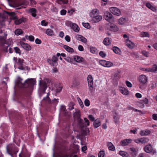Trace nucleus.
<instances>
[{
  "label": "nucleus",
  "mask_w": 157,
  "mask_h": 157,
  "mask_svg": "<svg viewBox=\"0 0 157 157\" xmlns=\"http://www.w3.org/2000/svg\"><path fill=\"white\" fill-rule=\"evenodd\" d=\"M46 33L48 35L51 36L53 34V31L51 29H48Z\"/></svg>",
  "instance_id": "nucleus-47"
},
{
  "label": "nucleus",
  "mask_w": 157,
  "mask_h": 157,
  "mask_svg": "<svg viewBox=\"0 0 157 157\" xmlns=\"http://www.w3.org/2000/svg\"><path fill=\"white\" fill-rule=\"evenodd\" d=\"M6 36H0V45L2 46L4 44H6L7 45L6 47L9 46V43L6 41Z\"/></svg>",
  "instance_id": "nucleus-15"
},
{
  "label": "nucleus",
  "mask_w": 157,
  "mask_h": 157,
  "mask_svg": "<svg viewBox=\"0 0 157 157\" xmlns=\"http://www.w3.org/2000/svg\"><path fill=\"white\" fill-rule=\"evenodd\" d=\"M144 101L143 100L141 101L140 102H138L137 103L136 105L138 107L140 108H143L144 107Z\"/></svg>",
  "instance_id": "nucleus-44"
},
{
  "label": "nucleus",
  "mask_w": 157,
  "mask_h": 157,
  "mask_svg": "<svg viewBox=\"0 0 157 157\" xmlns=\"http://www.w3.org/2000/svg\"><path fill=\"white\" fill-rule=\"evenodd\" d=\"M39 80V88L38 93L40 97H42V95L45 94V90L48 86L49 80L44 78L40 79Z\"/></svg>",
  "instance_id": "nucleus-1"
},
{
  "label": "nucleus",
  "mask_w": 157,
  "mask_h": 157,
  "mask_svg": "<svg viewBox=\"0 0 157 157\" xmlns=\"http://www.w3.org/2000/svg\"><path fill=\"white\" fill-rule=\"evenodd\" d=\"M7 99H0V106L5 108L6 105L7 103Z\"/></svg>",
  "instance_id": "nucleus-25"
},
{
  "label": "nucleus",
  "mask_w": 157,
  "mask_h": 157,
  "mask_svg": "<svg viewBox=\"0 0 157 157\" xmlns=\"http://www.w3.org/2000/svg\"><path fill=\"white\" fill-rule=\"evenodd\" d=\"M125 44L130 48H132L135 46L134 43L128 39L125 40Z\"/></svg>",
  "instance_id": "nucleus-22"
},
{
  "label": "nucleus",
  "mask_w": 157,
  "mask_h": 157,
  "mask_svg": "<svg viewBox=\"0 0 157 157\" xmlns=\"http://www.w3.org/2000/svg\"><path fill=\"white\" fill-rule=\"evenodd\" d=\"M119 154L123 157H130L128 153L125 151H120L119 152Z\"/></svg>",
  "instance_id": "nucleus-37"
},
{
  "label": "nucleus",
  "mask_w": 157,
  "mask_h": 157,
  "mask_svg": "<svg viewBox=\"0 0 157 157\" xmlns=\"http://www.w3.org/2000/svg\"><path fill=\"white\" fill-rule=\"evenodd\" d=\"M111 40L109 37H106L104 39L103 41V43L105 45H109L111 44Z\"/></svg>",
  "instance_id": "nucleus-35"
},
{
  "label": "nucleus",
  "mask_w": 157,
  "mask_h": 157,
  "mask_svg": "<svg viewBox=\"0 0 157 157\" xmlns=\"http://www.w3.org/2000/svg\"><path fill=\"white\" fill-rule=\"evenodd\" d=\"M52 60L54 62V64H55V65H57V61L58 60V59L57 57L55 56H53L52 57Z\"/></svg>",
  "instance_id": "nucleus-56"
},
{
  "label": "nucleus",
  "mask_w": 157,
  "mask_h": 157,
  "mask_svg": "<svg viewBox=\"0 0 157 157\" xmlns=\"http://www.w3.org/2000/svg\"><path fill=\"white\" fill-rule=\"evenodd\" d=\"M82 25L84 27L87 29H89L90 28V25L88 23H82Z\"/></svg>",
  "instance_id": "nucleus-52"
},
{
  "label": "nucleus",
  "mask_w": 157,
  "mask_h": 157,
  "mask_svg": "<svg viewBox=\"0 0 157 157\" xmlns=\"http://www.w3.org/2000/svg\"><path fill=\"white\" fill-rule=\"evenodd\" d=\"M74 59L75 61L79 63L82 62L83 60L82 58L77 56H74Z\"/></svg>",
  "instance_id": "nucleus-30"
},
{
  "label": "nucleus",
  "mask_w": 157,
  "mask_h": 157,
  "mask_svg": "<svg viewBox=\"0 0 157 157\" xmlns=\"http://www.w3.org/2000/svg\"><path fill=\"white\" fill-rule=\"evenodd\" d=\"M99 14V11L97 9H94L92 10L90 13V16L91 17H94V16L97 15Z\"/></svg>",
  "instance_id": "nucleus-28"
},
{
  "label": "nucleus",
  "mask_w": 157,
  "mask_h": 157,
  "mask_svg": "<svg viewBox=\"0 0 157 157\" xmlns=\"http://www.w3.org/2000/svg\"><path fill=\"white\" fill-rule=\"evenodd\" d=\"M19 157H29V153L26 149L22 150L19 154Z\"/></svg>",
  "instance_id": "nucleus-18"
},
{
  "label": "nucleus",
  "mask_w": 157,
  "mask_h": 157,
  "mask_svg": "<svg viewBox=\"0 0 157 157\" xmlns=\"http://www.w3.org/2000/svg\"><path fill=\"white\" fill-rule=\"evenodd\" d=\"M22 30L20 29H16L15 31V33L17 35H19L22 33Z\"/></svg>",
  "instance_id": "nucleus-48"
},
{
  "label": "nucleus",
  "mask_w": 157,
  "mask_h": 157,
  "mask_svg": "<svg viewBox=\"0 0 157 157\" xmlns=\"http://www.w3.org/2000/svg\"><path fill=\"white\" fill-rule=\"evenodd\" d=\"M51 99H43L41 102L42 106L49 107L52 105V104L54 105H56L58 102L59 99H53L52 101Z\"/></svg>",
  "instance_id": "nucleus-5"
},
{
  "label": "nucleus",
  "mask_w": 157,
  "mask_h": 157,
  "mask_svg": "<svg viewBox=\"0 0 157 157\" xmlns=\"http://www.w3.org/2000/svg\"><path fill=\"white\" fill-rule=\"evenodd\" d=\"M74 113L76 117L77 118V120L81 118V115L79 111L78 110L77 111L76 110L75 112Z\"/></svg>",
  "instance_id": "nucleus-46"
},
{
  "label": "nucleus",
  "mask_w": 157,
  "mask_h": 157,
  "mask_svg": "<svg viewBox=\"0 0 157 157\" xmlns=\"http://www.w3.org/2000/svg\"><path fill=\"white\" fill-rule=\"evenodd\" d=\"M110 12L113 15L117 16L121 15V12L119 9L116 7H111L109 8Z\"/></svg>",
  "instance_id": "nucleus-8"
},
{
  "label": "nucleus",
  "mask_w": 157,
  "mask_h": 157,
  "mask_svg": "<svg viewBox=\"0 0 157 157\" xmlns=\"http://www.w3.org/2000/svg\"><path fill=\"white\" fill-rule=\"evenodd\" d=\"M144 151L147 153H151L152 155L156 153L155 150H153V147L151 144H149L145 146L144 148Z\"/></svg>",
  "instance_id": "nucleus-7"
},
{
  "label": "nucleus",
  "mask_w": 157,
  "mask_h": 157,
  "mask_svg": "<svg viewBox=\"0 0 157 157\" xmlns=\"http://www.w3.org/2000/svg\"><path fill=\"white\" fill-rule=\"evenodd\" d=\"M125 83L127 86L129 87H131L132 86V83L128 81H126L125 82Z\"/></svg>",
  "instance_id": "nucleus-64"
},
{
  "label": "nucleus",
  "mask_w": 157,
  "mask_h": 157,
  "mask_svg": "<svg viewBox=\"0 0 157 157\" xmlns=\"http://www.w3.org/2000/svg\"><path fill=\"white\" fill-rule=\"evenodd\" d=\"M128 21L125 17H121L118 21V23L121 25H123L126 23Z\"/></svg>",
  "instance_id": "nucleus-23"
},
{
  "label": "nucleus",
  "mask_w": 157,
  "mask_h": 157,
  "mask_svg": "<svg viewBox=\"0 0 157 157\" xmlns=\"http://www.w3.org/2000/svg\"><path fill=\"white\" fill-rule=\"evenodd\" d=\"M92 20L91 21L92 22L96 23L100 21L102 19V17L100 15H96L94 17H91Z\"/></svg>",
  "instance_id": "nucleus-21"
},
{
  "label": "nucleus",
  "mask_w": 157,
  "mask_h": 157,
  "mask_svg": "<svg viewBox=\"0 0 157 157\" xmlns=\"http://www.w3.org/2000/svg\"><path fill=\"white\" fill-rule=\"evenodd\" d=\"M147 80V78L145 75H142L139 76V80L140 83L144 84L146 83Z\"/></svg>",
  "instance_id": "nucleus-17"
},
{
  "label": "nucleus",
  "mask_w": 157,
  "mask_h": 157,
  "mask_svg": "<svg viewBox=\"0 0 157 157\" xmlns=\"http://www.w3.org/2000/svg\"><path fill=\"white\" fill-rule=\"evenodd\" d=\"M75 36L76 39L79 41L84 43H86L87 41V39L85 37L81 35L77 34Z\"/></svg>",
  "instance_id": "nucleus-19"
},
{
  "label": "nucleus",
  "mask_w": 157,
  "mask_h": 157,
  "mask_svg": "<svg viewBox=\"0 0 157 157\" xmlns=\"http://www.w3.org/2000/svg\"><path fill=\"white\" fill-rule=\"evenodd\" d=\"M146 6L152 11H155L156 10L155 8L152 6L150 3H147Z\"/></svg>",
  "instance_id": "nucleus-42"
},
{
  "label": "nucleus",
  "mask_w": 157,
  "mask_h": 157,
  "mask_svg": "<svg viewBox=\"0 0 157 157\" xmlns=\"http://www.w3.org/2000/svg\"><path fill=\"white\" fill-rule=\"evenodd\" d=\"M132 141L131 139H125L124 140L121 141V145L123 146H125L128 145V144L130 143Z\"/></svg>",
  "instance_id": "nucleus-24"
},
{
  "label": "nucleus",
  "mask_w": 157,
  "mask_h": 157,
  "mask_svg": "<svg viewBox=\"0 0 157 157\" xmlns=\"http://www.w3.org/2000/svg\"><path fill=\"white\" fill-rule=\"evenodd\" d=\"M106 61L105 60H101L100 61V63L103 67H105Z\"/></svg>",
  "instance_id": "nucleus-59"
},
{
  "label": "nucleus",
  "mask_w": 157,
  "mask_h": 157,
  "mask_svg": "<svg viewBox=\"0 0 157 157\" xmlns=\"http://www.w3.org/2000/svg\"><path fill=\"white\" fill-rule=\"evenodd\" d=\"M74 105V103L72 102H71L68 105V109L70 110H72L74 109V107H73Z\"/></svg>",
  "instance_id": "nucleus-54"
},
{
  "label": "nucleus",
  "mask_w": 157,
  "mask_h": 157,
  "mask_svg": "<svg viewBox=\"0 0 157 157\" xmlns=\"http://www.w3.org/2000/svg\"><path fill=\"white\" fill-rule=\"evenodd\" d=\"M140 36L141 37H149V34L147 32H142L140 34Z\"/></svg>",
  "instance_id": "nucleus-45"
},
{
  "label": "nucleus",
  "mask_w": 157,
  "mask_h": 157,
  "mask_svg": "<svg viewBox=\"0 0 157 157\" xmlns=\"http://www.w3.org/2000/svg\"><path fill=\"white\" fill-rule=\"evenodd\" d=\"M6 151L8 153L11 157H17V153L19 149L14 144H9L6 146Z\"/></svg>",
  "instance_id": "nucleus-3"
},
{
  "label": "nucleus",
  "mask_w": 157,
  "mask_h": 157,
  "mask_svg": "<svg viewBox=\"0 0 157 157\" xmlns=\"http://www.w3.org/2000/svg\"><path fill=\"white\" fill-rule=\"evenodd\" d=\"M87 81L89 89L92 91L93 89V83L92 76L91 75H89L87 77Z\"/></svg>",
  "instance_id": "nucleus-10"
},
{
  "label": "nucleus",
  "mask_w": 157,
  "mask_h": 157,
  "mask_svg": "<svg viewBox=\"0 0 157 157\" xmlns=\"http://www.w3.org/2000/svg\"><path fill=\"white\" fill-rule=\"evenodd\" d=\"M119 90L120 92L124 95H126L129 94V91L128 90L124 87H120Z\"/></svg>",
  "instance_id": "nucleus-20"
},
{
  "label": "nucleus",
  "mask_w": 157,
  "mask_h": 157,
  "mask_svg": "<svg viewBox=\"0 0 157 157\" xmlns=\"http://www.w3.org/2000/svg\"><path fill=\"white\" fill-rule=\"evenodd\" d=\"M10 119L13 122L17 123L18 121L21 120L22 115L18 112L14 111H9Z\"/></svg>",
  "instance_id": "nucleus-4"
},
{
  "label": "nucleus",
  "mask_w": 157,
  "mask_h": 157,
  "mask_svg": "<svg viewBox=\"0 0 157 157\" xmlns=\"http://www.w3.org/2000/svg\"><path fill=\"white\" fill-rule=\"evenodd\" d=\"M19 43L24 49L27 51H29L31 49V46L28 44L25 43L22 41H20Z\"/></svg>",
  "instance_id": "nucleus-14"
},
{
  "label": "nucleus",
  "mask_w": 157,
  "mask_h": 157,
  "mask_svg": "<svg viewBox=\"0 0 157 157\" xmlns=\"http://www.w3.org/2000/svg\"><path fill=\"white\" fill-rule=\"evenodd\" d=\"M48 24V22H46L45 20H43L41 21V25L43 26H46Z\"/></svg>",
  "instance_id": "nucleus-61"
},
{
  "label": "nucleus",
  "mask_w": 157,
  "mask_h": 157,
  "mask_svg": "<svg viewBox=\"0 0 157 157\" xmlns=\"http://www.w3.org/2000/svg\"><path fill=\"white\" fill-rule=\"evenodd\" d=\"M84 104L86 106H88L90 105V101L87 99H86L85 100Z\"/></svg>",
  "instance_id": "nucleus-58"
},
{
  "label": "nucleus",
  "mask_w": 157,
  "mask_h": 157,
  "mask_svg": "<svg viewBox=\"0 0 157 157\" xmlns=\"http://www.w3.org/2000/svg\"><path fill=\"white\" fill-rule=\"evenodd\" d=\"M105 155V152L103 151H100L98 154V157H104Z\"/></svg>",
  "instance_id": "nucleus-57"
},
{
  "label": "nucleus",
  "mask_w": 157,
  "mask_h": 157,
  "mask_svg": "<svg viewBox=\"0 0 157 157\" xmlns=\"http://www.w3.org/2000/svg\"><path fill=\"white\" fill-rule=\"evenodd\" d=\"M101 125V121L100 119L97 118L95 120L94 122V125L95 128H97Z\"/></svg>",
  "instance_id": "nucleus-29"
},
{
  "label": "nucleus",
  "mask_w": 157,
  "mask_h": 157,
  "mask_svg": "<svg viewBox=\"0 0 157 157\" xmlns=\"http://www.w3.org/2000/svg\"><path fill=\"white\" fill-rule=\"evenodd\" d=\"M141 53L145 57H148L149 56V52L146 51H142L141 52Z\"/></svg>",
  "instance_id": "nucleus-51"
},
{
  "label": "nucleus",
  "mask_w": 157,
  "mask_h": 157,
  "mask_svg": "<svg viewBox=\"0 0 157 157\" xmlns=\"http://www.w3.org/2000/svg\"><path fill=\"white\" fill-rule=\"evenodd\" d=\"M129 150L131 151V154L134 157L136 155L137 153L136 148H130Z\"/></svg>",
  "instance_id": "nucleus-32"
},
{
  "label": "nucleus",
  "mask_w": 157,
  "mask_h": 157,
  "mask_svg": "<svg viewBox=\"0 0 157 157\" xmlns=\"http://www.w3.org/2000/svg\"><path fill=\"white\" fill-rule=\"evenodd\" d=\"M67 26H69L75 32L78 33L79 31V28L76 24L73 23L70 21H67L66 22Z\"/></svg>",
  "instance_id": "nucleus-6"
},
{
  "label": "nucleus",
  "mask_w": 157,
  "mask_h": 157,
  "mask_svg": "<svg viewBox=\"0 0 157 157\" xmlns=\"http://www.w3.org/2000/svg\"><path fill=\"white\" fill-rule=\"evenodd\" d=\"M63 47L66 51L69 53H72L74 52V49L72 48H71L67 45H64L63 46Z\"/></svg>",
  "instance_id": "nucleus-27"
},
{
  "label": "nucleus",
  "mask_w": 157,
  "mask_h": 157,
  "mask_svg": "<svg viewBox=\"0 0 157 157\" xmlns=\"http://www.w3.org/2000/svg\"><path fill=\"white\" fill-rule=\"evenodd\" d=\"M47 61L51 65H52L53 66H56V65H55V64H54V62L52 59H47Z\"/></svg>",
  "instance_id": "nucleus-62"
},
{
  "label": "nucleus",
  "mask_w": 157,
  "mask_h": 157,
  "mask_svg": "<svg viewBox=\"0 0 157 157\" xmlns=\"http://www.w3.org/2000/svg\"><path fill=\"white\" fill-rule=\"evenodd\" d=\"M149 141L147 138L143 137L140 138L136 139L134 140V142L137 144H145L147 143Z\"/></svg>",
  "instance_id": "nucleus-11"
},
{
  "label": "nucleus",
  "mask_w": 157,
  "mask_h": 157,
  "mask_svg": "<svg viewBox=\"0 0 157 157\" xmlns=\"http://www.w3.org/2000/svg\"><path fill=\"white\" fill-rule=\"evenodd\" d=\"M151 132L150 130L146 129L144 130H141L140 133V136H147Z\"/></svg>",
  "instance_id": "nucleus-26"
},
{
  "label": "nucleus",
  "mask_w": 157,
  "mask_h": 157,
  "mask_svg": "<svg viewBox=\"0 0 157 157\" xmlns=\"http://www.w3.org/2000/svg\"><path fill=\"white\" fill-rule=\"evenodd\" d=\"M24 61V60L23 59L19 58L17 61V63L18 65H23Z\"/></svg>",
  "instance_id": "nucleus-49"
},
{
  "label": "nucleus",
  "mask_w": 157,
  "mask_h": 157,
  "mask_svg": "<svg viewBox=\"0 0 157 157\" xmlns=\"http://www.w3.org/2000/svg\"><path fill=\"white\" fill-rule=\"evenodd\" d=\"M151 72H155L157 71V65L155 64L153 65L152 67L151 68Z\"/></svg>",
  "instance_id": "nucleus-53"
},
{
  "label": "nucleus",
  "mask_w": 157,
  "mask_h": 157,
  "mask_svg": "<svg viewBox=\"0 0 157 157\" xmlns=\"http://www.w3.org/2000/svg\"><path fill=\"white\" fill-rule=\"evenodd\" d=\"M80 85L79 82L77 81L74 80L72 83V84L71 85L72 87H77L78 88L79 87Z\"/></svg>",
  "instance_id": "nucleus-39"
},
{
  "label": "nucleus",
  "mask_w": 157,
  "mask_h": 157,
  "mask_svg": "<svg viewBox=\"0 0 157 157\" xmlns=\"http://www.w3.org/2000/svg\"><path fill=\"white\" fill-rule=\"evenodd\" d=\"M113 65V63L110 62L106 61V65L105 67H109L112 66Z\"/></svg>",
  "instance_id": "nucleus-50"
},
{
  "label": "nucleus",
  "mask_w": 157,
  "mask_h": 157,
  "mask_svg": "<svg viewBox=\"0 0 157 157\" xmlns=\"http://www.w3.org/2000/svg\"><path fill=\"white\" fill-rule=\"evenodd\" d=\"M113 51L116 54H120L121 53V51L119 48L117 47H114L113 48Z\"/></svg>",
  "instance_id": "nucleus-41"
},
{
  "label": "nucleus",
  "mask_w": 157,
  "mask_h": 157,
  "mask_svg": "<svg viewBox=\"0 0 157 157\" xmlns=\"http://www.w3.org/2000/svg\"><path fill=\"white\" fill-rule=\"evenodd\" d=\"M25 18L23 17H22L19 19H18V18L16 20H15L14 21V23L15 24L17 25H19L22 22H23L24 21Z\"/></svg>",
  "instance_id": "nucleus-33"
},
{
  "label": "nucleus",
  "mask_w": 157,
  "mask_h": 157,
  "mask_svg": "<svg viewBox=\"0 0 157 157\" xmlns=\"http://www.w3.org/2000/svg\"><path fill=\"white\" fill-rule=\"evenodd\" d=\"M36 83V81L35 79L34 78L28 79L25 81V85L27 84L28 86H32L35 84Z\"/></svg>",
  "instance_id": "nucleus-13"
},
{
  "label": "nucleus",
  "mask_w": 157,
  "mask_h": 157,
  "mask_svg": "<svg viewBox=\"0 0 157 157\" xmlns=\"http://www.w3.org/2000/svg\"><path fill=\"white\" fill-rule=\"evenodd\" d=\"M25 38L26 39L31 41H33L34 40V37L32 36H28L26 35L25 36Z\"/></svg>",
  "instance_id": "nucleus-43"
},
{
  "label": "nucleus",
  "mask_w": 157,
  "mask_h": 157,
  "mask_svg": "<svg viewBox=\"0 0 157 157\" xmlns=\"http://www.w3.org/2000/svg\"><path fill=\"white\" fill-rule=\"evenodd\" d=\"M85 122V126L86 125L87 126H89L90 125V122L85 117L84 119Z\"/></svg>",
  "instance_id": "nucleus-55"
},
{
  "label": "nucleus",
  "mask_w": 157,
  "mask_h": 157,
  "mask_svg": "<svg viewBox=\"0 0 157 157\" xmlns=\"http://www.w3.org/2000/svg\"><path fill=\"white\" fill-rule=\"evenodd\" d=\"M29 12L31 13V15L35 17L36 16V10L35 8L30 9L29 10Z\"/></svg>",
  "instance_id": "nucleus-40"
},
{
  "label": "nucleus",
  "mask_w": 157,
  "mask_h": 157,
  "mask_svg": "<svg viewBox=\"0 0 157 157\" xmlns=\"http://www.w3.org/2000/svg\"><path fill=\"white\" fill-rule=\"evenodd\" d=\"M114 121L115 124L117 123L119 121V117L118 114L116 113L113 115Z\"/></svg>",
  "instance_id": "nucleus-34"
},
{
  "label": "nucleus",
  "mask_w": 157,
  "mask_h": 157,
  "mask_svg": "<svg viewBox=\"0 0 157 157\" xmlns=\"http://www.w3.org/2000/svg\"><path fill=\"white\" fill-rule=\"evenodd\" d=\"M88 118L89 120L91 121H95V118L92 115L90 114L88 116Z\"/></svg>",
  "instance_id": "nucleus-60"
},
{
  "label": "nucleus",
  "mask_w": 157,
  "mask_h": 157,
  "mask_svg": "<svg viewBox=\"0 0 157 157\" xmlns=\"http://www.w3.org/2000/svg\"><path fill=\"white\" fill-rule=\"evenodd\" d=\"M0 128L2 130L5 134L6 135H8V126L7 124H2L0 127Z\"/></svg>",
  "instance_id": "nucleus-16"
},
{
  "label": "nucleus",
  "mask_w": 157,
  "mask_h": 157,
  "mask_svg": "<svg viewBox=\"0 0 157 157\" xmlns=\"http://www.w3.org/2000/svg\"><path fill=\"white\" fill-rule=\"evenodd\" d=\"M78 124L82 128L85 127V123L83 120L81 118L77 120Z\"/></svg>",
  "instance_id": "nucleus-38"
},
{
  "label": "nucleus",
  "mask_w": 157,
  "mask_h": 157,
  "mask_svg": "<svg viewBox=\"0 0 157 157\" xmlns=\"http://www.w3.org/2000/svg\"><path fill=\"white\" fill-rule=\"evenodd\" d=\"M63 86L60 84H54L50 88L51 91L47 94L46 96L44 98H49V96L51 98H54V96H56L61 91L62 89Z\"/></svg>",
  "instance_id": "nucleus-2"
},
{
  "label": "nucleus",
  "mask_w": 157,
  "mask_h": 157,
  "mask_svg": "<svg viewBox=\"0 0 157 157\" xmlns=\"http://www.w3.org/2000/svg\"><path fill=\"white\" fill-rule=\"evenodd\" d=\"M107 145L109 150L112 151H114L115 150L114 146L111 142H108L107 143Z\"/></svg>",
  "instance_id": "nucleus-31"
},
{
  "label": "nucleus",
  "mask_w": 157,
  "mask_h": 157,
  "mask_svg": "<svg viewBox=\"0 0 157 157\" xmlns=\"http://www.w3.org/2000/svg\"><path fill=\"white\" fill-rule=\"evenodd\" d=\"M97 51L96 49L94 47H91L90 48V51L92 53H95Z\"/></svg>",
  "instance_id": "nucleus-63"
},
{
  "label": "nucleus",
  "mask_w": 157,
  "mask_h": 157,
  "mask_svg": "<svg viewBox=\"0 0 157 157\" xmlns=\"http://www.w3.org/2000/svg\"><path fill=\"white\" fill-rule=\"evenodd\" d=\"M110 29L111 31L116 32L118 30V28L117 26L114 24H112L110 25Z\"/></svg>",
  "instance_id": "nucleus-36"
},
{
  "label": "nucleus",
  "mask_w": 157,
  "mask_h": 157,
  "mask_svg": "<svg viewBox=\"0 0 157 157\" xmlns=\"http://www.w3.org/2000/svg\"><path fill=\"white\" fill-rule=\"evenodd\" d=\"M23 79L20 77H18L16 82V84L17 85L20 87H25V83L23 82Z\"/></svg>",
  "instance_id": "nucleus-12"
},
{
  "label": "nucleus",
  "mask_w": 157,
  "mask_h": 157,
  "mask_svg": "<svg viewBox=\"0 0 157 157\" xmlns=\"http://www.w3.org/2000/svg\"><path fill=\"white\" fill-rule=\"evenodd\" d=\"M104 17L106 21L110 22L114 21L113 16L109 12H106L104 13Z\"/></svg>",
  "instance_id": "nucleus-9"
}]
</instances>
